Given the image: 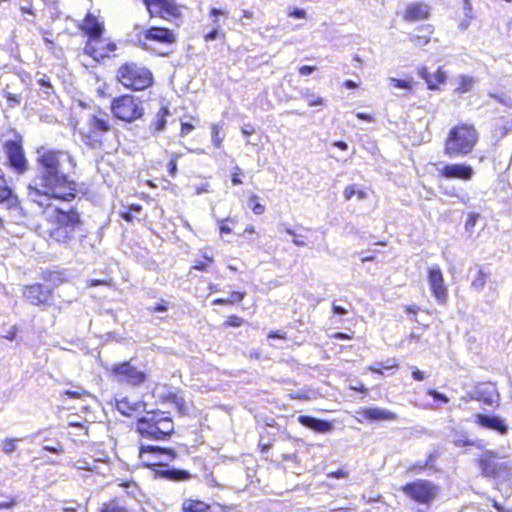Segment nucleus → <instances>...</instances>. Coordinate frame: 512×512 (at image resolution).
Here are the masks:
<instances>
[{
    "label": "nucleus",
    "mask_w": 512,
    "mask_h": 512,
    "mask_svg": "<svg viewBox=\"0 0 512 512\" xmlns=\"http://www.w3.org/2000/svg\"><path fill=\"white\" fill-rule=\"evenodd\" d=\"M36 174L27 187V198L41 208H50L52 200L72 201L77 184L69 179L76 166L66 150L40 147L36 150Z\"/></svg>",
    "instance_id": "1"
},
{
    "label": "nucleus",
    "mask_w": 512,
    "mask_h": 512,
    "mask_svg": "<svg viewBox=\"0 0 512 512\" xmlns=\"http://www.w3.org/2000/svg\"><path fill=\"white\" fill-rule=\"evenodd\" d=\"M177 457V453L171 448H162L160 446H141L140 458L146 466H160L156 470V475L171 481H187L192 475L187 470L176 469L163 465L162 461H171Z\"/></svg>",
    "instance_id": "2"
},
{
    "label": "nucleus",
    "mask_w": 512,
    "mask_h": 512,
    "mask_svg": "<svg viewBox=\"0 0 512 512\" xmlns=\"http://www.w3.org/2000/svg\"><path fill=\"white\" fill-rule=\"evenodd\" d=\"M48 219L52 225L49 229L50 238L62 244L70 242L81 225L80 214L75 208L66 211L57 207L49 213Z\"/></svg>",
    "instance_id": "3"
},
{
    "label": "nucleus",
    "mask_w": 512,
    "mask_h": 512,
    "mask_svg": "<svg viewBox=\"0 0 512 512\" xmlns=\"http://www.w3.org/2000/svg\"><path fill=\"white\" fill-rule=\"evenodd\" d=\"M478 141V132L473 125L460 124L450 129L444 144V154L450 158L470 154Z\"/></svg>",
    "instance_id": "4"
},
{
    "label": "nucleus",
    "mask_w": 512,
    "mask_h": 512,
    "mask_svg": "<svg viewBox=\"0 0 512 512\" xmlns=\"http://www.w3.org/2000/svg\"><path fill=\"white\" fill-rule=\"evenodd\" d=\"M137 432L146 439L166 440L174 431L173 420L163 412H148L137 421Z\"/></svg>",
    "instance_id": "5"
},
{
    "label": "nucleus",
    "mask_w": 512,
    "mask_h": 512,
    "mask_svg": "<svg viewBox=\"0 0 512 512\" xmlns=\"http://www.w3.org/2000/svg\"><path fill=\"white\" fill-rule=\"evenodd\" d=\"M117 79L126 88L144 90L153 83L152 72L143 65L127 62L117 70Z\"/></svg>",
    "instance_id": "6"
},
{
    "label": "nucleus",
    "mask_w": 512,
    "mask_h": 512,
    "mask_svg": "<svg viewBox=\"0 0 512 512\" xmlns=\"http://www.w3.org/2000/svg\"><path fill=\"white\" fill-rule=\"evenodd\" d=\"M138 41L143 50L158 56H168L170 51L164 48L174 44L176 36L167 28L152 26L144 32L143 38L140 37Z\"/></svg>",
    "instance_id": "7"
},
{
    "label": "nucleus",
    "mask_w": 512,
    "mask_h": 512,
    "mask_svg": "<svg viewBox=\"0 0 512 512\" xmlns=\"http://www.w3.org/2000/svg\"><path fill=\"white\" fill-rule=\"evenodd\" d=\"M111 110L117 119L125 122H133L140 119L144 114L141 101L131 95H123L113 99Z\"/></svg>",
    "instance_id": "8"
},
{
    "label": "nucleus",
    "mask_w": 512,
    "mask_h": 512,
    "mask_svg": "<svg viewBox=\"0 0 512 512\" xmlns=\"http://www.w3.org/2000/svg\"><path fill=\"white\" fill-rule=\"evenodd\" d=\"M479 468L485 477L506 479L511 475L512 463L499 458L495 452L488 450L481 455Z\"/></svg>",
    "instance_id": "9"
},
{
    "label": "nucleus",
    "mask_w": 512,
    "mask_h": 512,
    "mask_svg": "<svg viewBox=\"0 0 512 512\" xmlns=\"http://www.w3.org/2000/svg\"><path fill=\"white\" fill-rule=\"evenodd\" d=\"M106 369L110 371L113 378L121 384L137 387L147 380L146 373L135 367L131 360L116 363L112 365L111 368Z\"/></svg>",
    "instance_id": "10"
},
{
    "label": "nucleus",
    "mask_w": 512,
    "mask_h": 512,
    "mask_svg": "<svg viewBox=\"0 0 512 512\" xmlns=\"http://www.w3.org/2000/svg\"><path fill=\"white\" fill-rule=\"evenodd\" d=\"M89 130L81 132V138L85 145L92 149H100L104 136L112 130L109 120L97 116H91L88 120Z\"/></svg>",
    "instance_id": "11"
},
{
    "label": "nucleus",
    "mask_w": 512,
    "mask_h": 512,
    "mask_svg": "<svg viewBox=\"0 0 512 512\" xmlns=\"http://www.w3.org/2000/svg\"><path fill=\"white\" fill-rule=\"evenodd\" d=\"M401 490L412 500L427 504L433 501L438 493V488L428 480L418 479L402 486Z\"/></svg>",
    "instance_id": "12"
},
{
    "label": "nucleus",
    "mask_w": 512,
    "mask_h": 512,
    "mask_svg": "<svg viewBox=\"0 0 512 512\" xmlns=\"http://www.w3.org/2000/svg\"><path fill=\"white\" fill-rule=\"evenodd\" d=\"M465 399L476 400L487 406H499L500 394L496 384L492 382H482L475 385L467 392Z\"/></svg>",
    "instance_id": "13"
},
{
    "label": "nucleus",
    "mask_w": 512,
    "mask_h": 512,
    "mask_svg": "<svg viewBox=\"0 0 512 512\" xmlns=\"http://www.w3.org/2000/svg\"><path fill=\"white\" fill-rule=\"evenodd\" d=\"M9 166L18 174H23L28 170V161L20 140H7L4 144Z\"/></svg>",
    "instance_id": "14"
},
{
    "label": "nucleus",
    "mask_w": 512,
    "mask_h": 512,
    "mask_svg": "<svg viewBox=\"0 0 512 512\" xmlns=\"http://www.w3.org/2000/svg\"><path fill=\"white\" fill-rule=\"evenodd\" d=\"M436 170L440 176L446 179L469 181L474 176L472 166L460 163L446 164L442 166L437 165Z\"/></svg>",
    "instance_id": "15"
},
{
    "label": "nucleus",
    "mask_w": 512,
    "mask_h": 512,
    "mask_svg": "<svg viewBox=\"0 0 512 512\" xmlns=\"http://www.w3.org/2000/svg\"><path fill=\"white\" fill-rule=\"evenodd\" d=\"M26 300L32 305H51L52 294L47 285L34 284L25 287L23 292Z\"/></svg>",
    "instance_id": "16"
},
{
    "label": "nucleus",
    "mask_w": 512,
    "mask_h": 512,
    "mask_svg": "<svg viewBox=\"0 0 512 512\" xmlns=\"http://www.w3.org/2000/svg\"><path fill=\"white\" fill-rule=\"evenodd\" d=\"M428 281L430 289L438 303H446L448 297L447 288L444 284V278L441 269L438 266L431 267L429 269Z\"/></svg>",
    "instance_id": "17"
},
{
    "label": "nucleus",
    "mask_w": 512,
    "mask_h": 512,
    "mask_svg": "<svg viewBox=\"0 0 512 512\" xmlns=\"http://www.w3.org/2000/svg\"><path fill=\"white\" fill-rule=\"evenodd\" d=\"M474 422L480 427L496 431L500 435H506L509 430L505 420L497 415L477 413Z\"/></svg>",
    "instance_id": "18"
},
{
    "label": "nucleus",
    "mask_w": 512,
    "mask_h": 512,
    "mask_svg": "<svg viewBox=\"0 0 512 512\" xmlns=\"http://www.w3.org/2000/svg\"><path fill=\"white\" fill-rule=\"evenodd\" d=\"M358 421L369 420V421H396L398 416L396 413L379 407H367L357 411Z\"/></svg>",
    "instance_id": "19"
},
{
    "label": "nucleus",
    "mask_w": 512,
    "mask_h": 512,
    "mask_svg": "<svg viewBox=\"0 0 512 512\" xmlns=\"http://www.w3.org/2000/svg\"><path fill=\"white\" fill-rule=\"evenodd\" d=\"M430 6L424 2L410 3L406 7L404 20L408 22H416L428 19L430 16Z\"/></svg>",
    "instance_id": "20"
},
{
    "label": "nucleus",
    "mask_w": 512,
    "mask_h": 512,
    "mask_svg": "<svg viewBox=\"0 0 512 512\" xmlns=\"http://www.w3.org/2000/svg\"><path fill=\"white\" fill-rule=\"evenodd\" d=\"M84 53L91 56L96 61L107 57L105 40L102 39V36L96 39H88L84 47Z\"/></svg>",
    "instance_id": "21"
},
{
    "label": "nucleus",
    "mask_w": 512,
    "mask_h": 512,
    "mask_svg": "<svg viewBox=\"0 0 512 512\" xmlns=\"http://www.w3.org/2000/svg\"><path fill=\"white\" fill-rule=\"evenodd\" d=\"M80 29L88 35L89 39L101 37L104 31L103 24L91 13L86 15L83 23L80 25Z\"/></svg>",
    "instance_id": "22"
},
{
    "label": "nucleus",
    "mask_w": 512,
    "mask_h": 512,
    "mask_svg": "<svg viewBox=\"0 0 512 512\" xmlns=\"http://www.w3.org/2000/svg\"><path fill=\"white\" fill-rule=\"evenodd\" d=\"M298 421L304 427H307L319 433L330 432L333 429V425L331 422L317 419L309 415L299 416Z\"/></svg>",
    "instance_id": "23"
},
{
    "label": "nucleus",
    "mask_w": 512,
    "mask_h": 512,
    "mask_svg": "<svg viewBox=\"0 0 512 512\" xmlns=\"http://www.w3.org/2000/svg\"><path fill=\"white\" fill-rule=\"evenodd\" d=\"M159 397L163 402L174 404L180 414L186 413V403L180 390L169 388L161 393Z\"/></svg>",
    "instance_id": "24"
},
{
    "label": "nucleus",
    "mask_w": 512,
    "mask_h": 512,
    "mask_svg": "<svg viewBox=\"0 0 512 512\" xmlns=\"http://www.w3.org/2000/svg\"><path fill=\"white\" fill-rule=\"evenodd\" d=\"M417 30L422 34H410L409 40L416 46L422 47L430 42V37L434 31L432 25L418 27Z\"/></svg>",
    "instance_id": "25"
},
{
    "label": "nucleus",
    "mask_w": 512,
    "mask_h": 512,
    "mask_svg": "<svg viewBox=\"0 0 512 512\" xmlns=\"http://www.w3.org/2000/svg\"><path fill=\"white\" fill-rule=\"evenodd\" d=\"M183 512H211L210 506L199 500L187 499L182 505Z\"/></svg>",
    "instance_id": "26"
},
{
    "label": "nucleus",
    "mask_w": 512,
    "mask_h": 512,
    "mask_svg": "<svg viewBox=\"0 0 512 512\" xmlns=\"http://www.w3.org/2000/svg\"><path fill=\"white\" fill-rule=\"evenodd\" d=\"M170 115V111L167 107H161L155 116V120L151 123V127H153L154 131L160 133L165 130L166 127V117Z\"/></svg>",
    "instance_id": "27"
},
{
    "label": "nucleus",
    "mask_w": 512,
    "mask_h": 512,
    "mask_svg": "<svg viewBox=\"0 0 512 512\" xmlns=\"http://www.w3.org/2000/svg\"><path fill=\"white\" fill-rule=\"evenodd\" d=\"M489 274L484 272L481 268H478L475 276L471 281V289L477 293L483 291Z\"/></svg>",
    "instance_id": "28"
},
{
    "label": "nucleus",
    "mask_w": 512,
    "mask_h": 512,
    "mask_svg": "<svg viewBox=\"0 0 512 512\" xmlns=\"http://www.w3.org/2000/svg\"><path fill=\"white\" fill-rule=\"evenodd\" d=\"M144 4L151 17L162 18L165 0H144Z\"/></svg>",
    "instance_id": "29"
},
{
    "label": "nucleus",
    "mask_w": 512,
    "mask_h": 512,
    "mask_svg": "<svg viewBox=\"0 0 512 512\" xmlns=\"http://www.w3.org/2000/svg\"><path fill=\"white\" fill-rule=\"evenodd\" d=\"M16 201V197L12 189L7 185L6 181H0V203H6L11 206Z\"/></svg>",
    "instance_id": "30"
},
{
    "label": "nucleus",
    "mask_w": 512,
    "mask_h": 512,
    "mask_svg": "<svg viewBox=\"0 0 512 512\" xmlns=\"http://www.w3.org/2000/svg\"><path fill=\"white\" fill-rule=\"evenodd\" d=\"M181 15L179 7L171 0H165L163 19L170 20L171 18H178Z\"/></svg>",
    "instance_id": "31"
},
{
    "label": "nucleus",
    "mask_w": 512,
    "mask_h": 512,
    "mask_svg": "<svg viewBox=\"0 0 512 512\" xmlns=\"http://www.w3.org/2000/svg\"><path fill=\"white\" fill-rule=\"evenodd\" d=\"M100 512H130V511L122 502H120L117 499H112L102 505Z\"/></svg>",
    "instance_id": "32"
},
{
    "label": "nucleus",
    "mask_w": 512,
    "mask_h": 512,
    "mask_svg": "<svg viewBox=\"0 0 512 512\" xmlns=\"http://www.w3.org/2000/svg\"><path fill=\"white\" fill-rule=\"evenodd\" d=\"M117 410L125 416H131L136 410V404H131L126 398L117 401Z\"/></svg>",
    "instance_id": "33"
},
{
    "label": "nucleus",
    "mask_w": 512,
    "mask_h": 512,
    "mask_svg": "<svg viewBox=\"0 0 512 512\" xmlns=\"http://www.w3.org/2000/svg\"><path fill=\"white\" fill-rule=\"evenodd\" d=\"M419 76L424 79L428 85V88L430 90H436L437 86L435 85V82L432 79V74L427 70L426 67H421L418 70Z\"/></svg>",
    "instance_id": "34"
},
{
    "label": "nucleus",
    "mask_w": 512,
    "mask_h": 512,
    "mask_svg": "<svg viewBox=\"0 0 512 512\" xmlns=\"http://www.w3.org/2000/svg\"><path fill=\"white\" fill-rule=\"evenodd\" d=\"M20 440L21 439H19V438H6L2 442V451L5 454H11L12 452H14L17 449L16 442L20 441Z\"/></svg>",
    "instance_id": "35"
},
{
    "label": "nucleus",
    "mask_w": 512,
    "mask_h": 512,
    "mask_svg": "<svg viewBox=\"0 0 512 512\" xmlns=\"http://www.w3.org/2000/svg\"><path fill=\"white\" fill-rule=\"evenodd\" d=\"M244 323V320L241 317L232 315L227 318L224 322L225 327H240Z\"/></svg>",
    "instance_id": "36"
},
{
    "label": "nucleus",
    "mask_w": 512,
    "mask_h": 512,
    "mask_svg": "<svg viewBox=\"0 0 512 512\" xmlns=\"http://www.w3.org/2000/svg\"><path fill=\"white\" fill-rule=\"evenodd\" d=\"M4 96L7 99V101L10 103L9 106L11 108H14L16 105H19L21 102L20 95L4 91Z\"/></svg>",
    "instance_id": "37"
},
{
    "label": "nucleus",
    "mask_w": 512,
    "mask_h": 512,
    "mask_svg": "<svg viewBox=\"0 0 512 512\" xmlns=\"http://www.w3.org/2000/svg\"><path fill=\"white\" fill-rule=\"evenodd\" d=\"M389 80H390V83L396 88H400V89H411L412 88L411 83L409 81L400 80V79H397L394 77H391Z\"/></svg>",
    "instance_id": "38"
},
{
    "label": "nucleus",
    "mask_w": 512,
    "mask_h": 512,
    "mask_svg": "<svg viewBox=\"0 0 512 512\" xmlns=\"http://www.w3.org/2000/svg\"><path fill=\"white\" fill-rule=\"evenodd\" d=\"M38 84L43 88V93L48 97L51 95V93H53V86L49 79L41 78L38 80Z\"/></svg>",
    "instance_id": "39"
},
{
    "label": "nucleus",
    "mask_w": 512,
    "mask_h": 512,
    "mask_svg": "<svg viewBox=\"0 0 512 512\" xmlns=\"http://www.w3.org/2000/svg\"><path fill=\"white\" fill-rule=\"evenodd\" d=\"M478 218H479L478 213H475V212L469 213L468 218L465 223V229L467 231H471L474 228Z\"/></svg>",
    "instance_id": "40"
},
{
    "label": "nucleus",
    "mask_w": 512,
    "mask_h": 512,
    "mask_svg": "<svg viewBox=\"0 0 512 512\" xmlns=\"http://www.w3.org/2000/svg\"><path fill=\"white\" fill-rule=\"evenodd\" d=\"M63 394L72 399H79V398H82L83 396L87 395L88 393L84 389H78V390H66Z\"/></svg>",
    "instance_id": "41"
},
{
    "label": "nucleus",
    "mask_w": 512,
    "mask_h": 512,
    "mask_svg": "<svg viewBox=\"0 0 512 512\" xmlns=\"http://www.w3.org/2000/svg\"><path fill=\"white\" fill-rule=\"evenodd\" d=\"M428 395L431 396L435 401H440L442 403L449 402V398L445 394L440 393L436 390H429Z\"/></svg>",
    "instance_id": "42"
},
{
    "label": "nucleus",
    "mask_w": 512,
    "mask_h": 512,
    "mask_svg": "<svg viewBox=\"0 0 512 512\" xmlns=\"http://www.w3.org/2000/svg\"><path fill=\"white\" fill-rule=\"evenodd\" d=\"M212 142L217 148H219L222 143V139L219 137V130L217 125L212 127Z\"/></svg>",
    "instance_id": "43"
},
{
    "label": "nucleus",
    "mask_w": 512,
    "mask_h": 512,
    "mask_svg": "<svg viewBox=\"0 0 512 512\" xmlns=\"http://www.w3.org/2000/svg\"><path fill=\"white\" fill-rule=\"evenodd\" d=\"M432 79L437 86V83H444L446 80V74L439 68L434 74H432Z\"/></svg>",
    "instance_id": "44"
},
{
    "label": "nucleus",
    "mask_w": 512,
    "mask_h": 512,
    "mask_svg": "<svg viewBox=\"0 0 512 512\" xmlns=\"http://www.w3.org/2000/svg\"><path fill=\"white\" fill-rule=\"evenodd\" d=\"M177 155H175L167 164V169L171 177H175L177 173V162H176Z\"/></svg>",
    "instance_id": "45"
},
{
    "label": "nucleus",
    "mask_w": 512,
    "mask_h": 512,
    "mask_svg": "<svg viewBox=\"0 0 512 512\" xmlns=\"http://www.w3.org/2000/svg\"><path fill=\"white\" fill-rule=\"evenodd\" d=\"M244 296H245V294L242 292H232L230 297L228 298L229 304L241 302L243 300Z\"/></svg>",
    "instance_id": "46"
},
{
    "label": "nucleus",
    "mask_w": 512,
    "mask_h": 512,
    "mask_svg": "<svg viewBox=\"0 0 512 512\" xmlns=\"http://www.w3.org/2000/svg\"><path fill=\"white\" fill-rule=\"evenodd\" d=\"M454 444L457 447H463V446H467V445H475V442L472 440H469V439H465V440L464 439H456V440H454ZM476 446L478 448L482 447L480 444H476Z\"/></svg>",
    "instance_id": "47"
},
{
    "label": "nucleus",
    "mask_w": 512,
    "mask_h": 512,
    "mask_svg": "<svg viewBox=\"0 0 512 512\" xmlns=\"http://www.w3.org/2000/svg\"><path fill=\"white\" fill-rule=\"evenodd\" d=\"M315 70V66L303 65L299 68V73L302 76H308L311 75Z\"/></svg>",
    "instance_id": "48"
},
{
    "label": "nucleus",
    "mask_w": 512,
    "mask_h": 512,
    "mask_svg": "<svg viewBox=\"0 0 512 512\" xmlns=\"http://www.w3.org/2000/svg\"><path fill=\"white\" fill-rule=\"evenodd\" d=\"M356 188L354 185H350L348 187H346L345 191H344V198L346 200H350L353 196L356 195Z\"/></svg>",
    "instance_id": "49"
},
{
    "label": "nucleus",
    "mask_w": 512,
    "mask_h": 512,
    "mask_svg": "<svg viewBox=\"0 0 512 512\" xmlns=\"http://www.w3.org/2000/svg\"><path fill=\"white\" fill-rule=\"evenodd\" d=\"M194 126L191 123L183 122L181 124V136H186L191 131H193Z\"/></svg>",
    "instance_id": "50"
},
{
    "label": "nucleus",
    "mask_w": 512,
    "mask_h": 512,
    "mask_svg": "<svg viewBox=\"0 0 512 512\" xmlns=\"http://www.w3.org/2000/svg\"><path fill=\"white\" fill-rule=\"evenodd\" d=\"M490 97L506 106H510L511 101H512L509 97H503V96L495 95V94H490Z\"/></svg>",
    "instance_id": "51"
},
{
    "label": "nucleus",
    "mask_w": 512,
    "mask_h": 512,
    "mask_svg": "<svg viewBox=\"0 0 512 512\" xmlns=\"http://www.w3.org/2000/svg\"><path fill=\"white\" fill-rule=\"evenodd\" d=\"M464 15L468 19H472V5L469 0H464Z\"/></svg>",
    "instance_id": "52"
},
{
    "label": "nucleus",
    "mask_w": 512,
    "mask_h": 512,
    "mask_svg": "<svg viewBox=\"0 0 512 512\" xmlns=\"http://www.w3.org/2000/svg\"><path fill=\"white\" fill-rule=\"evenodd\" d=\"M332 311L334 314L340 315V316L346 315L348 313V310L346 308H344L343 306H340V305H336V304L332 305Z\"/></svg>",
    "instance_id": "53"
},
{
    "label": "nucleus",
    "mask_w": 512,
    "mask_h": 512,
    "mask_svg": "<svg viewBox=\"0 0 512 512\" xmlns=\"http://www.w3.org/2000/svg\"><path fill=\"white\" fill-rule=\"evenodd\" d=\"M379 365L381 366V368L388 370L397 367L398 364L395 359H391L385 362H381L379 363Z\"/></svg>",
    "instance_id": "54"
},
{
    "label": "nucleus",
    "mask_w": 512,
    "mask_h": 512,
    "mask_svg": "<svg viewBox=\"0 0 512 512\" xmlns=\"http://www.w3.org/2000/svg\"><path fill=\"white\" fill-rule=\"evenodd\" d=\"M241 132L244 136H250L251 134H253L255 132V129L251 124H245L241 128Z\"/></svg>",
    "instance_id": "55"
},
{
    "label": "nucleus",
    "mask_w": 512,
    "mask_h": 512,
    "mask_svg": "<svg viewBox=\"0 0 512 512\" xmlns=\"http://www.w3.org/2000/svg\"><path fill=\"white\" fill-rule=\"evenodd\" d=\"M290 16L297 18V19H303L306 16V12L303 9H294L293 12L290 13Z\"/></svg>",
    "instance_id": "56"
},
{
    "label": "nucleus",
    "mask_w": 512,
    "mask_h": 512,
    "mask_svg": "<svg viewBox=\"0 0 512 512\" xmlns=\"http://www.w3.org/2000/svg\"><path fill=\"white\" fill-rule=\"evenodd\" d=\"M43 449L48 451V452L56 453V454H61V453L64 452L63 448L60 445H59V447H53V446H50V445H44Z\"/></svg>",
    "instance_id": "57"
},
{
    "label": "nucleus",
    "mask_w": 512,
    "mask_h": 512,
    "mask_svg": "<svg viewBox=\"0 0 512 512\" xmlns=\"http://www.w3.org/2000/svg\"><path fill=\"white\" fill-rule=\"evenodd\" d=\"M253 18V13L247 10H243V16L241 19L242 25H247L248 20H251Z\"/></svg>",
    "instance_id": "58"
},
{
    "label": "nucleus",
    "mask_w": 512,
    "mask_h": 512,
    "mask_svg": "<svg viewBox=\"0 0 512 512\" xmlns=\"http://www.w3.org/2000/svg\"><path fill=\"white\" fill-rule=\"evenodd\" d=\"M252 210L253 212L256 214V215H261L264 213L265 211V206L256 202L253 207H252Z\"/></svg>",
    "instance_id": "59"
},
{
    "label": "nucleus",
    "mask_w": 512,
    "mask_h": 512,
    "mask_svg": "<svg viewBox=\"0 0 512 512\" xmlns=\"http://www.w3.org/2000/svg\"><path fill=\"white\" fill-rule=\"evenodd\" d=\"M412 376L417 381H423L425 379L424 373L417 368H414Z\"/></svg>",
    "instance_id": "60"
},
{
    "label": "nucleus",
    "mask_w": 512,
    "mask_h": 512,
    "mask_svg": "<svg viewBox=\"0 0 512 512\" xmlns=\"http://www.w3.org/2000/svg\"><path fill=\"white\" fill-rule=\"evenodd\" d=\"M218 34H219L218 29L215 28L212 31H210L208 34H206L205 39H206V41H214L217 39Z\"/></svg>",
    "instance_id": "61"
},
{
    "label": "nucleus",
    "mask_w": 512,
    "mask_h": 512,
    "mask_svg": "<svg viewBox=\"0 0 512 512\" xmlns=\"http://www.w3.org/2000/svg\"><path fill=\"white\" fill-rule=\"evenodd\" d=\"M347 473L343 470H337L328 474L329 477L340 479L346 477Z\"/></svg>",
    "instance_id": "62"
},
{
    "label": "nucleus",
    "mask_w": 512,
    "mask_h": 512,
    "mask_svg": "<svg viewBox=\"0 0 512 512\" xmlns=\"http://www.w3.org/2000/svg\"><path fill=\"white\" fill-rule=\"evenodd\" d=\"M356 117L360 120L367 121V122L373 121V117L371 115L362 113V112L357 113Z\"/></svg>",
    "instance_id": "63"
},
{
    "label": "nucleus",
    "mask_w": 512,
    "mask_h": 512,
    "mask_svg": "<svg viewBox=\"0 0 512 512\" xmlns=\"http://www.w3.org/2000/svg\"><path fill=\"white\" fill-rule=\"evenodd\" d=\"M121 217L128 222H131L134 218L133 213L130 210L121 212Z\"/></svg>",
    "instance_id": "64"
}]
</instances>
